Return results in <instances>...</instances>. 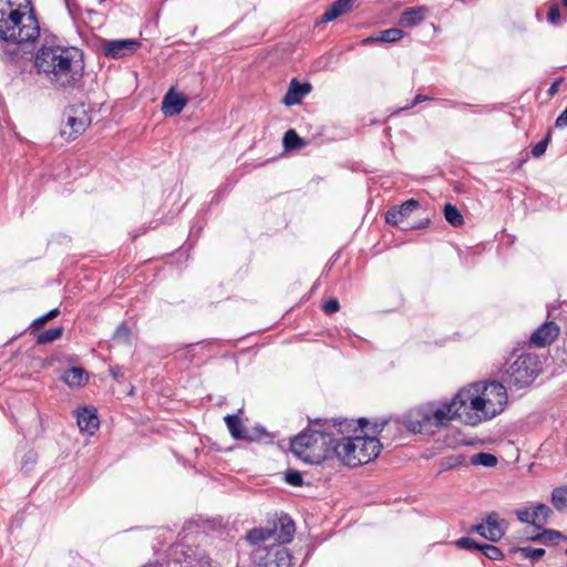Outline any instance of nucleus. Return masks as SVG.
<instances>
[{
	"label": "nucleus",
	"instance_id": "1",
	"mask_svg": "<svg viewBox=\"0 0 567 567\" xmlns=\"http://www.w3.org/2000/svg\"><path fill=\"white\" fill-rule=\"evenodd\" d=\"M357 432L354 420H315L296 435L290 443L291 452L309 464H320L327 460H339L340 435Z\"/></svg>",
	"mask_w": 567,
	"mask_h": 567
},
{
	"label": "nucleus",
	"instance_id": "2",
	"mask_svg": "<svg viewBox=\"0 0 567 567\" xmlns=\"http://www.w3.org/2000/svg\"><path fill=\"white\" fill-rule=\"evenodd\" d=\"M34 66L54 90L78 89L84 75L83 53L75 47L43 45L35 53Z\"/></svg>",
	"mask_w": 567,
	"mask_h": 567
},
{
	"label": "nucleus",
	"instance_id": "3",
	"mask_svg": "<svg viewBox=\"0 0 567 567\" xmlns=\"http://www.w3.org/2000/svg\"><path fill=\"white\" fill-rule=\"evenodd\" d=\"M40 35L33 0H0V40L23 44Z\"/></svg>",
	"mask_w": 567,
	"mask_h": 567
},
{
	"label": "nucleus",
	"instance_id": "4",
	"mask_svg": "<svg viewBox=\"0 0 567 567\" xmlns=\"http://www.w3.org/2000/svg\"><path fill=\"white\" fill-rule=\"evenodd\" d=\"M464 400L466 425H478L504 411L507 403L505 385L497 381L473 383L460 390Z\"/></svg>",
	"mask_w": 567,
	"mask_h": 567
},
{
	"label": "nucleus",
	"instance_id": "5",
	"mask_svg": "<svg viewBox=\"0 0 567 567\" xmlns=\"http://www.w3.org/2000/svg\"><path fill=\"white\" fill-rule=\"evenodd\" d=\"M464 400L460 391L450 402H432L410 411L404 417V425L412 433H429L435 429L446 426L452 420H460L465 424Z\"/></svg>",
	"mask_w": 567,
	"mask_h": 567
},
{
	"label": "nucleus",
	"instance_id": "6",
	"mask_svg": "<svg viewBox=\"0 0 567 567\" xmlns=\"http://www.w3.org/2000/svg\"><path fill=\"white\" fill-rule=\"evenodd\" d=\"M368 420L364 417L354 421V426L358 429L357 432L353 430L350 433H346L340 435L339 443V461H341L344 465L350 467H355L362 464H367L380 454L382 449V444L379 439L374 435H361L363 433L364 427L368 425ZM388 422L383 421L381 423H374L372 426V434L380 433L382 427L386 425Z\"/></svg>",
	"mask_w": 567,
	"mask_h": 567
},
{
	"label": "nucleus",
	"instance_id": "7",
	"mask_svg": "<svg viewBox=\"0 0 567 567\" xmlns=\"http://www.w3.org/2000/svg\"><path fill=\"white\" fill-rule=\"evenodd\" d=\"M540 372V361L534 353L523 352L507 363L503 381L511 388L522 389L530 385Z\"/></svg>",
	"mask_w": 567,
	"mask_h": 567
},
{
	"label": "nucleus",
	"instance_id": "8",
	"mask_svg": "<svg viewBox=\"0 0 567 567\" xmlns=\"http://www.w3.org/2000/svg\"><path fill=\"white\" fill-rule=\"evenodd\" d=\"M255 558L258 561L257 567H292V557L281 545L257 548Z\"/></svg>",
	"mask_w": 567,
	"mask_h": 567
},
{
	"label": "nucleus",
	"instance_id": "9",
	"mask_svg": "<svg viewBox=\"0 0 567 567\" xmlns=\"http://www.w3.org/2000/svg\"><path fill=\"white\" fill-rule=\"evenodd\" d=\"M224 420L229 433L236 440L256 442L269 437L268 432L260 425L254 426L252 429L246 427L237 414H228Z\"/></svg>",
	"mask_w": 567,
	"mask_h": 567
},
{
	"label": "nucleus",
	"instance_id": "10",
	"mask_svg": "<svg viewBox=\"0 0 567 567\" xmlns=\"http://www.w3.org/2000/svg\"><path fill=\"white\" fill-rule=\"evenodd\" d=\"M141 47L137 40L133 39H118V40H104L101 48L107 58L120 59L135 53Z\"/></svg>",
	"mask_w": 567,
	"mask_h": 567
},
{
	"label": "nucleus",
	"instance_id": "11",
	"mask_svg": "<svg viewBox=\"0 0 567 567\" xmlns=\"http://www.w3.org/2000/svg\"><path fill=\"white\" fill-rule=\"evenodd\" d=\"M551 509L545 504H538L533 509L520 508L516 511V517L519 522L530 524L536 528H542L548 520Z\"/></svg>",
	"mask_w": 567,
	"mask_h": 567
},
{
	"label": "nucleus",
	"instance_id": "12",
	"mask_svg": "<svg viewBox=\"0 0 567 567\" xmlns=\"http://www.w3.org/2000/svg\"><path fill=\"white\" fill-rule=\"evenodd\" d=\"M91 120L86 114L78 117L73 114H68L66 122L61 128V136L66 141H73L78 138L79 135L85 132L87 126L90 125Z\"/></svg>",
	"mask_w": 567,
	"mask_h": 567
},
{
	"label": "nucleus",
	"instance_id": "13",
	"mask_svg": "<svg viewBox=\"0 0 567 567\" xmlns=\"http://www.w3.org/2000/svg\"><path fill=\"white\" fill-rule=\"evenodd\" d=\"M558 332L559 328L554 321L545 322L532 333L529 342L537 348L545 347L557 338Z\"/></svg>",
	"mask_w": 567,
	"mask_h": 567
},
{
	"label": "nucleus",
	"instance_id": "14",
	"mask_svg": "<svg viewBox=\"0 0 567 567\" xmlns=\"http://www.w3.org/2000/svg\"><path fill=\"white\" fill-rule=\"evenodd\" d=\"M420 203L416 199H408L400 206L390 208L385 214V221L395 226H400L410 216L412 212L419 208Z\"/></svg>",
	"mask_w": 567,
	"mask_h": 567
},
{
	"label": "nucleus",
	"instance_id": "15",
	"mask_svg": "<svg viewBox=\"0 0 567 567\" xmlns=\"http://www.w3.org/2000/svg\"><path fill=\"white\" fill-rule=\"evenodd\" d=\"M270 529L275 530L272 536L274 540L278 542L279 545H282L289 543L292 539L296 532V525L288 515H282L278 518L274 526L270 527Z\"/></svg>",
	"mask_w": 567,
	"mask_h": 567
},
{
	"label": "nucleus",
	"instance_id": "16",
	"mask_svg": "<svg viewBox=\"0 0 567 567\" xmlns=\"http://www.w3.org/2000/svg\"><path fill=\"white\" fill-rule=\"evenodd\" d=\"M311 91V84L308 82L301 83L297 79H292L288 90L282 99L287 106L297 105L301 100Z\"/></svg>",
	"mask_w": 567,
	"mask_h": 567
},
{
	"label": "nucleus",
	"instance_id": "17",
	"mask_svg": "<svg viewBox=\"0 0 567 567\" xmlns=\"http://www.w3.org/2000/svg\"><path fill=\"white\" fill-rule=\"evenodd\" d=\"M186 104L187 99L171 89L163 97L162 111L166 115H178Z\"/></svg>",
	"mask_w": 567,
	"mask_h": 567
},
{
	"label": "nucleus",
	"instance_id": "18",
	"mask_svg": "<svg viewBox=\"0 0 567 567\" xmlns=\"http://www.w3.org/2000/svg\"><path fill=\"white\" fill-rule=\"evenodd\" d=\"M76 417L78 425L81 432H85L92 435L100 426V420L94 409L83 408L81 411L78 412Z\"/></svg>",
	"mask_w": 567,
	"mask_h": 567
},
{
	"label": "nucleus",
	"instance_id": "19",
	"mask_svg": "<svg viewBox=\"0 0 567 567\" xmlns=\"http://www.w3.org/2000/svg\"><path fill=\"white\" fill-rule=\"evenodd\" d=\"M545 553L546 551L544 548H534L530 546L511 547L508 549V555L516 559L517 563L528 559L532 561V564H535L545 556Z\"/></svg>",
	"mask_w": 567,
	"mask_h": 567
},
{
	"label": "nucleus",
	"instance_id": "20",
	"mask_svg": "<svg viewBox=\"0 0 567 567\" xmlns=\"http://www.w3.org/2000/svg\"><path fill=\"white\" fill-rule=\"evenodd\" d=\"M503 523L505 524L504 520H498V514L496 512H491L485 518V538L493 543L498 542L505 534Z\"/></svg>",
	"mask_w": 567,
	"mask_h": 567
},
{
	"label": "nucleus",
	"instance_id": "21",
	"mask_svg": "<svg viewBox=\"0 0 567 567\" xmlns=\"http://www.w3.org/2000/svg\"><path fill=\"white\" fill-rule=\"evenodd\" d=\"M354 0H336L331 3L324 13L321 16V22H330L339 18L340 16L352 10V4Z\"/></svg>",
	"mask_w": 567,
	"mask_h": 567
},
{
	"label": "nucleus",
	"instance_id": "22",
	"mask_svg": "<svg viewBox=\"0 0 567 567\" xmlns=\"http://www.w3.org/2000/svg\"><path fill=\"white\" fill-rule=\"evenodd\" d=\"M427 9L425 7H414L402 12L399 19V24L403 28H412L420 24L426 16Z\"/></svg>",
	"mask_w": 567,
	"mask_h": 567
},
{
	"label": "nucleus",
	"instance_id": "23",
	"mask_svg": "<svg viewBox=\"0 0 567 567\" xmlns=\"http://www.w3.org/2000/svg\"><path fill=\"white\" fill-rule=\"evenodd\" d=\"M404 37V32L401 29L392 28L379 31L377 34L371 35L363 40V44H369L372 42H386L394 43L401 40Z\"/></svg>",
	"mask_w": 567,
	"mask_h": 567
},
{
	"label": "nucleus",
	"instance_id": "24",
	"mask_svg": "<svg viewBox=\"0 0 567 567\" xmlns=\"http://www.w3.org/2000/svg\"><path fill=\"white\" fill-rule=\"evenodd\" d=\"M62 380L70 386H80L86 383L87 372L80 367H72L66 370Z\"/></svg>",
	"mask_w": 567,
	"mask_h": 567
},
{
	"label": "nucleus",
	"instance_id": "25",
	"mask_svg": "<svg viewBox=\"0 0 567 567\" xmlns=\"http://www.w3.org/2000/svg\"><path fill=\"white\" fill-rule=\"evenodd\" d=\"M274 533L275 530H271L270 527H256L247 533L246 539L251 545H259L260 543L272 538Z\"/></svg>",
	"mask_w": 567,
	"mask_h": 567
},
{
	"label": "nucleus",
	"instance_id": "26",
	"mask_svg": "<svg viewBox=\"0 0 567 567\" xmlns=\"http://www.w3.org/2000/svg\"><path fill=\"white\" fill-rule=\"evenodd\" d=\"M284 147L287 151L299 150L306 145V142L297 134L295 130H288L284 135Z\"/></svg>",
	"mask_w": 567,
	"mask_h": 567
},
{
	"label": "nucleus",
	"instance_id": "27",
	"mask_svg": "<svg viewBox=\"0 0 567 567\" xmlns=\"http://www.w3.org/2000/svg\"><path fill=\"white\" fill-rule=\"evenodd\" d=\"M443 213L447 223H450L453 227H460L463 225V215L454 205L445 204Z\"/></svg>",
	"mask_w": 567,
	"mask_h": 567
},
{
	"label": "nucleus",
	"instance_id": "28",
	"mask_svg": "<svg viewBox=\"0 0 567 567\" xmlns=\"http://www.w3.org/2000/svg\"><path fill=\"white\" fill-rule=\"evenodd\" d=\"M533 542H540L544 544H554L557 540L565 539V536L555 529H544L542 533L530 537Z\"/></svg>",
	"mask_w": 567,
	"mask_h": 567
},
{
	"label": "nucleus",
	"instance_id": "29",
	"mask_svg": "<svg viewBox=\"0 0 567 567\" xmlns=\"http://www.w3.org/2000/svg\"><path fill=\"white\" fill-rule=\"evenodd\" d=\"M551 504L557 511H563L567 506V487H556L551 493Z\"/></svg>",
	"mask_w": 567,
	"mask_h": 567
},
{
	"label": "nucleus",
	"instance_id": "30",
	"mask_svg": "<svg viewBox=\"0 0 567 567\" xmlns=\"http://www.w3.org/2000/svg\"><path fill=\"white\" fill-rule=\"evenodd\" d=\"M465 463V456L463 454H452L441 458L440 465L441 471H449L461 466Z\"/></svg>",
	"mask_w": 567,
	"mask_h": 567
},
{
	"label": "nucleus",
	"instance_id": "31",
	"mask_svg": "<svg viewBox=\"0 0 567 567\" xmlns=\"http://www.w3.org/2000/svg\"><path fill=\"white\" fill-rule=\"evenodd\" d=\"M471 463L473 465H482L485 467H493L497 464V457L491 453L480 452L472 456Z\"/></svg>",
	"mask_w": 567,
	"mask_h": 567
},
{
	"label": "nucleus",
	"instance_id": "32",
	"mask_svg": "<svg viewBox=\"0 0 567 567\" xmlns=\"http://www.w3.org/2000/svg\"><path fill=\"white\" fill-rule=\"evenodd\" d=\"M63 333V328L62 327H56V328H53V329H48L41 333L38 334L37 337V343L38 344H47V343H50V342H53L55 341L56 339H59Z\"/></svg>",
	"mask_w": 567,
	"mask_h": 567
},
{
	"label": "nucleus",
	"instance_id": "33",
	"mask_svg": "<svg viewBox=\"0 0 567 567\" xmlns=\"http://www.w3.org/2000/svg\"><path fill=\"white\" fill-rule=\"evenodd\" d=\"M481 553L491 560H502L504 558L503 551L492 544H483Z\"/></svg>",
	"mask_w": 567,
	"mask_h": 567
},
{
	"label": "nucleus",
	"instance_id": "34",
	"mask_svg": "<svg viewBox=\"0 0 567 567\" xmlns=\"http://www.w3.org/2000/svg\"><path fill=\"white\" fill-rule=\"evenodd\" d=\"M37 462H38V454H37V452L33 451V450H30L22 457L21 470L24 473H29V472H31L33 470V467L37 464Z\"/></svg>",
	"mask_w": 567,
	"mask_h": 567
},
{
	"label": "nucleus",
	"instance_id": "35",
	"mask_svg": "<svg viewBox=\"0 0 567 567\" xmlns=\"http://www.w3.org/2000/svg\"><path fill=\"white\" fill-rule=\"evenodd\" d=\"M284 480L287 484H289L291 486L299 487V486L303 485V480H302L301 473L296 470L286 471Z\"/></svg>",
	"mask_w": 567,
	"mask_h": 567
},
{
	"label": "nucleus",
	"instance_id": "36",
	"mask_svg": "<svg viewBox=\"0 0 567 567\" xmlns=\"http://www.w3.org/2000/svg\"><path fill=\"white\" fill-rule=\"evenodd\" d=\"M455 544L461 549L480 550V551H481V547L483 545L471 537H461L460 539L456 540Z\"/></svg>",
	"mask_w": 567,
	"mask_h": 567
},
{
	"label": "nucleus",
	"instance_id": "37",
	"mask_svg": "<svg viewBox=\"0 0 567 567\" xmlns=\"http://www.w3.org/2000/svg\"><path fill=\"white\" fill-rule=\"evenodd\" d=\"M113 338L118 342L127 343L131 338V329L123 322L116 328Z\"/></svg>",
	"mask_w": 567,
	"mask_h": 567
},
{
	"label": "nucleus",
	"instance_id": "38",
	"mask_svg": "<svg viewBox=\"0 0 567 567\" xmlns=\"http://www.w3.org/2000/svg\"><path fill=\"white\" fill-rule=\"evenodd\" d=\"M60 315V309L59 308H54L52 310H50L48 313L39 317L38 319H35L31 327L35 328V329H39L41 328L42 326H44L49 320H52L54 318H56L58 316Z\"/></svg>",
	"mask_w": 567,
	"mask_h": 567
},
{
	"label": "nucleus",
	"instance_id": "39",
	"mask_svg": "<svg viewBox=\"0 0 567 567\" xmlns=\"http://www.w3.org/2000/svg\"><path fill=\"white\" fill-rule=\"evenodd\" d=\"M550 141V132L547 133L545 138L539 141L534 147L532 148V155L534 157H540L547 150L548 143Z\"/></svg>",
	"mask_w": 567,
	"mask_h": 567
},
{
	"label": "nucleus",
	"instance_id": "40",
	"mask_svg": "<svg viewBox=\"0 0 567 567\" xmlns=\"http://www.w3.org/2000/svg\"><path fill=\"white\" fill-rule=\"evenodd\" d=\"M547 20L551 23V24H559L560 21H561V17H560V10H559V7L558 4H551L548 9V13H547Z\"/></svg>",
	"mask_w": 567,
	"mask_h": 567
},
{
	"label": "nucleus",
	"instance_id": "41",
	"mask_svg": "<svg viewBox=\"0 0 567 567\" xmlns=\"http://www.w3.org/2000/svg\"><path fill=\"white\" fill-rule=\"evenodd\" d=\"M322 309L327 315H332V313L337 312L340 309L338 299H336V298L329 299L328 301H326L323 303Z\"/></svg>",
	"mask_w": 567,
	"mask_h": 567
},
{
	"label": "nucleus",
	"instance_id": "42",
	"mask_svg": "<svg viewBox=\"0 0 567 567\" xmlns=\"http://www.w3.org/2000/svg\"><path fill=\"white\" fill-rule=\"evenodd\" d=\"M556 127L564 128L567 126V106L565 110L559 114V116L556 118L555 122Z\"/></svg>",
	"mask_w": 567,
	"mask_h": 567
},
{
	"label": "nucleus",
	"instance_id": "43",
	"mask_svg": "<svg viewBox=\"0 0 567 567\" xmlns=\"http://www.w3.org/2000/svg\"><path fill=\"white\" fill-rule=\"evenodd\" d=\"M444 101L451 107H457V106H466V107H470V109H477L478 107L477 105H473V104H468V103H463V102H458V101H454V100H444Z\"/></svg>",
	"mask_w": 567,
	"mask_h": 567
},
{
	"label": "nucleus",
	"instance_id": "44",
	"mask_svg": "<svg viewBox=\"0 0 567 567\" xmlns=\"http://www.w3.org/2000/svg\"><path fill=\"white\" fill-rule=\"evenodd\" d=\"M471 530L480 534L482 537L485 538V535H486L485 520L472 526Z\"/></svg>",
	"mask_w": 567,
	"mask_h": 567
},
{
	"label": "nucleus",
	"instance_id": "45",
	"mask_svg": "<svg viewBox=\"0 0 567 567\" xmlns=\"http://www.w3.org/2000/svg\"><path fill=\"white\" fill-rule=\"evenodd\" d=\"M561 82H563V79H558L554 83H551V85L549 86V89L547 91V94L549 96H554L558 92V87Z\"/></svg>",
	"mask_w": 567,
	"mask_h": 567
},
{
	"label": "nucleus",
	"instance_id": "46",
	"mask_svg": "<svg viewBox=\"0 0 567 567\" xmlns=\"http://www.w3.org/2000/svg\"><path fill=\"white\" fill-rule=\"evenodd\" d=\"M431 100H433V97H430V96H427V95H423V94H417V95L414 97V100H413V102H412V104H411V107H413V106H415V105H417V104H420V103H422V102L431 101Z\"/></svg>",
	"mask_w": 567,
	"mask_h": 567
},
{
	"label": "nucleus",
	"instance_id": "47",
	"mask_svg": "<svg viewBox=\"0 0 567 567\" xmlns=\"http://www.w3.org/2000/svg\"><path fill=\"white\" fill-rule=\"evenodd\" d=\"M429 224V219H423L422 221H420V224L417 225H411V226H401V229H408V228H412V229H416V228H425Z\"/></svg>",
	"mask_w": 567,
	"mask_h": 567
},
{
	"label": "nucleus",
	"instance_id": "48",
	"mask_svg": "<svg viewBox=\"0 0 567 567\" xmlns=\"http://www.w3.org/2000/svg\"><path fill=\"white\" fill-rule=\"evenodd\" d=\"M65 4L70 11V13L73 16L74 14V11H73V3H72V0H65Z\"/></svg>",
	"mask_w": 567,
	"mask_h": 567
},
{
	"label": "nucleus",
	"instance_id": "49",
	"mask_svg": "<svg viewBox=\"0 0 567 567\" xmlns=\"http://www.w3.org/2000/svg\"><path fill=\"white\" fill-rule=\"evenodd\" d=\"M563 4L565 8H567V0H563Z\"/></svg>",
	"mask_w": 567,
	"mask_h": 567
},
{
	"label": "nucleus",
	"instance_id": "50",
	"mask_svg": "<svg viewBox=\"0 0 567 567\" xmlns=\"http://www.w3.org/2000/svg\"><path fill=\"white\" fill-rule=\"evenodd\" d=\"M566 556H567V548H566Z\"/></svg>",
	"mask_w": 567,
	"mask_h": 567
}]
</instances>
